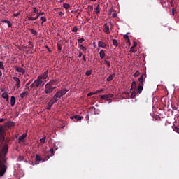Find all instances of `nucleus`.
<instances>
[{
    "mask_svg": "<svg viewBox=\"0 0 179 179\" xmlns=\"http://www.w3.org/2000/svg\"><path fill=\"white\" fill-rule=\"evenodd\" d=\"M166 3V1H161V4H162V6H164V8L166 7V6H164Z\"/></svg>",
    "mask_w": 179,
    "mask_h": 179,
    "instance_id": "5fc2aeb1",
    "label": "nucleus"
},
{
    "mask_svg": "<svg viewBox=\"0 0 179 179\" xmlns=\"http://www.w3.org/2000/svg\"><path fill=\"white\" fill-rule=\"evenodd\" d=\"M41 20L43 22H46V21H47L46 17H43V16L41 17Z\"/></svg>",
    "mask_w": 179,
    "mask_h": 179,
    "instance_id": "a18cd8bd",
    "label": "nucleus"
},
{
    "mask_svg": "<svg viewBox=\"0 0 179 179\" xmlns=\"http://www.w3.org/2000/svg\"><path fill=\"white\" fill-rule=\"evenodd\" d=\"M47 78H48V70L45 71V72H43V74L39 75L37 77L36 80H46Z\"/></svg>",
    "mask_w": 179,
    "mask_h": 179,
    "instance_id": "6e6552de",
    "label": "nucleus"
},
{
    "mask_svg": "<svg viewBox=\"0 0 179 179\" xmlns=\"http://www.w3.org/2000/svg\"><path fill=\"white\" fill-rule=\"evenodd\" d=\"M92 73V71L90 70V71H87L85 72V75L87 76H90Z\"/></svg>",
    "mask_w": 179,
    "mask_h": 179,
    "instance_id": "e433bc0d",
    "label": "nucleus"
},
{
    "mask_svg": "<svg viewBox=\"0 0 179 179\" xmlns=\"http://www.w3.org/2000/svg\"><path fill=\"white\" fill-rule=\"evenodd\" d=\"M115 76V73H113L112 75H110V76L108 77V78H106V81L108 82H110L112 81V80H113V78Z\"/></svg>",
    "mask_w": 179,
    "mask_h": 179,
    "instance_id": "aec40b11",
    "label": "nucleus"
},
{
    "mask_svg": "<svg viewBox=\"0 0 179 179\" xmlns=\"http://www.w3.org/2000/svg\"><path fill=\"white\" fill-rule=\"evenodd\" d=\"M24 159V157H20V158H18V161H22Z\"/></svg>",
    "mask_w": 179,
    "mask_h": 179,
    "instance_id": "69168bd1",
    "label": "nucleus"
},
{
    "mask_svg": "<svg viewBox=\"0 0 179 179\" xmlns=\"http://www.w3.org/2000/svg\"><path fill=\"white\" fill-rule=\"evenodd\" d=\"M103 91H104L103 89H101L100 90H98V93H101V92H103Z\"/></svg>",
    "mask_w": 179,
    "mask_h": 179,
    "instance_id": "338daca9",
    "label": "nucleus"
},
{
    "mask_svg": "<svg viewBox=\"0 0 179 179\" xmlns=\"http://www.w3.org/2000/svg\"><path fill=\"white\" fill-rule=\"evenodd\" d=\"M138 45V43L137 42H133V46L132 47H134L136 48V46Z\"/></svg>",
    "mask_w": 179,
    "mask_h": 179,
    "instance_id": "6e6d98bb",
    "label": "nucleus"
},
{
    "mask_svg": "<svg viewBox=\"0 0 179 179\" xmlns=\"http://www.w3.org/2000/svg\"><path fill=\"white\" fill-rule=\"evenodd\" d=\"M34 13H35V14H38V13H40L38 12V10H37V8H34Z\"/></svg>",
    "mask_w": 179,
    "mask_h": 179,
    "instance_id": "603ef678",
    "label": "nucleus"
},
{
    "mask_svg": "<svg viewBox=\"0 0 179 179\" xmlns=\"http://www.w3.org/2000/svg\"><path fill=\"white\" fill-rule=\"evenodd\" d=\"M94 94H96V93H89V94H87V96H91Z\"/></svg>",
    "mask_w": 179,
    "mask_h": 179,
    "instance_id": "13d9d810",
    "label": "nucleus"
},
{
    "mask_svg": "<svg viewBox=\"0 0 179 179\" xmlns=\"http://www.w3.org/2000/svg\"><path fill=\"white\" fill-rule=\"evenodd\" d=\"M28 96V92L27 91L21 93L20 95V98H22V99H24V98H25V96Z\"/></svg>",
    "mask_w": 179,
    "mask_h": 179,
    "instance_id": "4be33fe9",
    "label": "nucleus"
},
{
    "mask_svg": "<svg viewBox=\"0 0 179 179\" xmlns=\"http://www.w3.org/2000/svg\"><path fill=\"white\" fill-rule=\"evenodd\" d=\"M112 43L113 44V46H114V47H117V45H118L117 41L115 40V39H113V40L112 41Z\"/></svg>",
    "mask_w": 179,
    "mask_h": 179,
    "instance_id": "cd10ccee",
    "label": "nucleus"
},
{
    "mask_svg": "<svg viewBox=\"0 0 179 179\" xmlns=\"http://www.w3.org/2000/svg\"><path fill=\"white\" fill-rule=\"evenodd\" d=\"M32 82H33V80H31L28 81V83H27V84H26V87L29 86L30 84H31Z\"/></svg>",
    "mask_w": 179,
    "mask_h": 179,
    "instance_id": "8fccbe9b",
    "label": "nucleus"
},
{
    "mask_svg": "<svg viewBox=\"0 0 179 179\" xmlns=\"http://www.w3.org/2000/svg\"><path fill=\"white\" fill-rule=\"evenodd\" d=\"M1 98L8 99V95L6 93H3V94H1Z\"/></svg>",
    "mask_w": 179,
    "mask_h": 179,
    "instance_id": "2f4dec72",
    "label": "nucleus"
},
{
    "mask_svg": "<svg viewBox=\"0 0 179 179\" xmlns=\"http://www.w3.org/2000/svg\"><path fill=\"white\" fill-rule=\"evenodd\" d=\"M103 32L106 33V34H110V28L109 25H108L107 23L104 24L103 25Z\"/></svg>",
    "mask_w": 179,
    "mask_h": 179,
    "instance_id": "f8f14e48",
    "label": "nucleus"
},
{
    "mask_svg": "<svg viewBox=\"0 0 179 179\" xmlns=\"http://www.w3.org/2000/svg\"><path fill=\"white\" fill-rule=\"evenodd\" d=\"M85 41L84 38H79L78 39V43H83Z\"/></svg>",
    "mask_w": 179,
    "mask_h": 179,
    "instance_id": "49530a36",
    "label": "nucleus"
},
{
    "mask_svg": "<svg viewBox=\"0 0 179 179\" xmlns=\"http://www.w3.org/2000/svg\"><path fill=\"white\" fill-rule=\"evenodd\" d=\"M58 99V98L53 97L52 99H51L50 101L48 102V103L55 104L57 103V101H58V99Z\"/></svg>",
    "mask_w": 179,
    "mask_h": 179,
    "instance_id": "f3484780",
    "label": "nucleus"
},
{
    "mask_svg": "<svg viewBox=\"0 0 179 179\" xmlns=\"http://www.w3.org/2000/svg\"><path fill=\"white\" fill-rule=\"evenodd\" d=\"M13 80H14V81L16 82L17 89H20V78H18L17 77H13Z\"/></svg>",
    "mask_w": 179,
    "mask_h": 179,
    "instance_id": "ddd939ff",
    "label": "nucleus"
},
{
    "mask_svg": "<svg viewBox=\"0 0 179 179\" xmlns=\"http://www.w3.org/2000/svg\"><path fill=\"white\" fill-rule=\"evenodd\" d=\"M136 82L133 81L132 82V85L131 87V90H136Z\"/></svg>",
    "mask_w": 179,
    "mask_h": 179,
    "instance_id": "a878e982",
    "label": "nucleus"
},
{
    "mask_svg": "<svg viewBox=\"0 0 179 179\" xmlns=\"http://www.w3.org/2000/svg\"><path fill=\"white\" fill-rule=\"evenodd\" d=\"M5 134H4V126H0V145H3V146H0L1 155L3 157H6L7 152H8V145L6 143H4L5 141Z\"/></svg>",
    "mask_w": 179,
    "mask_h": 179,
    "instance_id": "f257e3e1",
    "label": "nucleus"
},
{
    "mask_svg": "<svg viewBox=\"0 0 179 179\" xmlns=\"http://www.w3.org/2000/svg\"><path fill=\"white\" fill-rule=\"evenodd\" d=\"M0 69H2V70H4V69H5V67H4V62H0Z\"/></svg>",
    "mask_w": 179,
    "mask_h": 179,
    "instance_id": "72a5a7b5",
    "label": "nucleus"
},
{
    "mask_svg": "<svg viewBox=\"0 0 179 179\" xmlns=\"http://www.w3.org/2000/svg\"><path fill=\"white\" fill-rule=\"evenodd\" d=\"M68 92V90L64 88L62 90H58L56 92V94L53 95V98L60 99L62 96H64Z\"/></svg>",
    "mask_w": 179,
    "mask_h": 179,
    "instance_id": "7ed1b4c3",
    "label": "nucleus"
},
{
    "mask_svg": "<svg viewBox=\"0 0 179 179\" xmlns=\"http://www.w3.org/2000/svg\"><path fill=\"white\" fill-rule=\"evenodd\" d=\"M62 42L59 41L58 43H57V48L59 51H62Z\"/></svg>",
    "mask_w": 179,
    "mask_h": 179,
    "instance_id": "412c9836",
    "label": "nucleus"
},
{
    "mask_svg": "<svg viewBox=\"0 0 179 179\" xmlns=\"http://www.w3.org/2000/svg\"><path fill=\"white\" fill-rule=\"evenodd\" d=\"M71 31L73 32V33H77V31H78L77 27H73V28H72Z\"/></svg>",
    "mask_w": 179,
    "mask_h": 179,
    "instance_id": "ea45409f",
    "label": "nucleus"
},
{
    "mask_svg": "<svg viewBox=\"0 0 179 179\" xmlns=\"http://www.w3.org/2000/svg\"><path fill=\"white\" fill-rule=\"evenodd\" d=\"M58 15H59V16H63L64 15V13L59 12Z\"/></svg>",
    "mask_w": 179,
    "mask_h": 179,
    "instance_id": "0e129e2a",
    "label": "nucleus"
},
{
    "mask_svg": "<svg viewBox=\"0 0 179 179\" xmlns=\"http://www.w3.org/2000/svg\"><path fill=\"white\" fill-rule=\"evenodd\" d=\"M52 105H54V103H48L47 105V108H45V109L47 110H50L51 109V106H52Z\"/></svg>",
    "mask_w": 179,
    "mask_h": 179,
    "instance_id": "f704fd0d",
    "label": "nucleus"
},
{
    "mask_svg": "<svg viewBox=\"0 0 179 179\" xmlns=\"http://www.w3.org/2000/svg\"><path fill=\"white\" fill-rule=\"evenodd\" d=\"M70 119L76 120L77 121H80L83 119V117H81L80 115H75V116L70 117Z\"/></svg>",
    "mask_w": 179,
    "mask_h": 179,
    "instance_id": "2eb2a0df",
    "label": "nucleus"
},
{
    "mask_svg": "<svg viewBox=\"0 0 179 179\" xmlns=\"http://www.w3.org/2000/svg\"><path fill=\"white\" fill-rule=\"evenodd\" d=\"M36 17H28V20L29 21H34L36 20H38L39 18V17L43 16V15H45L44 12H41L39 13H36Z\"/></svg>",
    "mask_w": 179,
    "mask_h": 179,
    "instance_id": "1a4fd4ad",
    "label": "nucleus"
},
{
    "mask_svg": "<svg viewBox=\"0 0 179 179\" xmlns=\"http://www.w3.org/2000/svg\"><path fill=\"white\" fill-rule=\"evenodd\" d=\"M45 83H43V81L42 80H38V79H36L35 81H34V83H32L31 85H30V88H37L41 85H44Z\"/></svg>",
    "mask_w": 179,
    "mask_h": 179,
    "instance_id": "20e7f679",
    "label": "nucleus"
},
{
    "mask_svg": "<svg viewBox=\"0 0 179 179\" xmlns=\"http://www.w3.org/2000/svg\"><path fill=\"white\" fill-rule=\"evenodd\" d=\"M14 126V122L9 121L8 122L6 123V127H13Z\"/></svg>",
    "mask_w": 179,
    "mask_h": 179,
    "instance_id": "b1692460",
    "label": "nucleus"
},
{
    "mask_svg": "<svg viewBox=\"0 0 179 179\" xmlns=\"http://www.w3.org/2000/svg\"><path fill=\"white\" fill-rule=\"evenodd\" d=\"M127 34H130V33L129 32H127ZM128 35H124V36H123V38L125 39V40H128V39H129V36Z\"/></svg>",
    "mask_w": 179,
    "mask_h": 179,
    "instance_id": "de8ad7c7",
    "label": "nucleus"
},
{
    "mask_svg": "<svg viewBox=\"0 0 179 179\" xmlns=\"http://www.w3.org/2000/svg\"><path fill=\"white\" fill-rule=\"evenodd\" d=\"M107 46H108L107 43H104V42H102L101 41H98V47L99 48H104V49L107 50Z\"/></svg>",
    "mask_w": 179,
    "mask_h": 179,
    "instance_id": "9b49d317",
    "label": "nucleus"
},
{
    "mask_svg": "<svg viewBox=\"0 0 179 179\" xmlns=\"http://www.w3.org/2000/svg\"><path fill=\"white\" fill-rule=\"evenodd\" d=\"M7 24V25H8V27L9 28H11L12 27V23L11 22H10V23H6Z\"/></svg>",
    "mask_w": 179,
    "mask_h": 179,
    "instance_id": "680f3d73",
    "label": "nucleus"
},
{
    "mask_svg": "<svg viewBox=\"0 0 179 179\" xmlns=\"http://www.w3.org/2000/svg\"><path fill=\"white\" fill-rule=\"evenodd\" d=\"M104 63L106 64V66H108V68L111 67L110 61H108L107 59L104 60Z\"/></svg>",
    "mask_w": 179,
    "mask_h": 179,
    "instance_id": "c756f323",
    "label": "nucleus"
},
{
    "mask_svg": "<svg viewBox=\"0 0 179 179\" xmlns=\"http://www.w3.org/2000/svg\"><path fill=\"white\" fill-rule=\"evenodd\" d=\"M173 130L175 132L179 134V127L175 126L174 127H173Z\"/></svg>",
    "mask_w": 179,
    "mask_h": 179,
    "instance_id": "7c9ffc66",
    "label": "nucleus"
},
{
    "mask_svg": "<svg viewBox=\"0 0 179 179\" xmlns=\"http://www.w3.org/2000/svg\"><path fill=\"white\" fill-rule=\"evenodd\" d=\"M6 166L0 161V177L4 176L5 173H6Z\"/></svg>",
    "mask_w": 179,
    "mask_h": 179,
    "instance_id": "423d86ee",
    "label": "nucleus"
},
{
    "mask_svg": "<svg viewBox=\"0 0 179 179\" xmlns=\"http://www.w3.org/2000/svg\"><path fill=\"white\" fill-rule=\"evenodd\" d=\"M177 12H176V9L173 8L172 9V15L173 16H176Z\"/></svg>",
    "mask_w": 179,
    "mask_h": 179,
    "instance_id": "4c0bfd02",
    "label": "nucleus"
},
{
    "mask_svg": "<svg viewBox=\"0 0 179 179\" xmlns=\"http://www.w3.org/2000/svg\"><path fill=\"white\" fill-rule=\"evenodd\" d=\"M138 76H140V71H136L134 75V76L135 78L138 77Z\"/></svg>",
    "mask_w": 179,
    "mask_h": 179,
    "instance_id": "79ce46f5",
    "label": "nucleus"
},
{
    "mask_svg": "<svg viewBox=\"0 0 179 179\" xmlns=\"http://www.w3.org/2000/svg\"><path fill=\"white\" fill-rule=\"evenodd\" d=\"M91 110H93V112H94V114H96V108H94V107H91L90 108Z\"/></svg>",
    "mask_w": 179,
    "mask_h": 179,
    "instance_id": "09e8293b",
    "label": "nucleus"
},
{
    "mask_svg": "<svg viewBox=\"0 0 179 179\" xmlns=\"http://www.w3.org/2000/svg\"><path fill=\"white\" fill-rule=\"evenodd\" d=\"M49 152H50L51 155H48L47 159H48L49 158H50V157L54 156V153H55L54 148H50V150H49Z\"/></svg>",
    "mask_w": 179,
    "mask_h": 179,
    "instance_id": "5701e85b",
    "label": "nucleus"
},
{
    "mask_svg": "<svg viewBox=\"0 0 179 179\" xmlns=\"http://www.w3.org/2000/svg\"><path fill=\"white\" fill-rule=\"evenodd\" d=\"M83 56H85V55H83V53H82L81 52H79V55H78V57L79 58H81V57H83Z\"/></svg>",
    "mask_w": 179,
    "mask_h": 179,
    "instance_id": "4d7b16f0",
    "label": "nucleus"
},
{
    "mask_svg": "<svg viewBox=\"0 0 179 179\" xmlns=\"http://www.w3.org/2000/svg\"><path fill=\"white\" fill-rule=\"evenodd\" d=\"M43 159H41V156L38 155H36V162H41Z\"/></svg>",
    "mask_w": 179,
    "mask_h": 179,
    "instance_id": "c85d7f7f",
    "label": "nucleus"
},
{
    "mask_svg": "<svg viewBox=\"0 0 179 179\" xmlns=\"http://www.w3.org/2000/svg\"><path fill=\"white\" fill-rule=\"evenodd\" d=\"M125 41H127V43H129V45L131 44L130 38L125 39Z\"/></svg>",
    "mask_w": 179,
    "mask_h": 179,
    "instance_id": "bf43d9fd",
    "label": "nucleus"
},
{
    "mask_svg": "<svg viewBox=\"0 0 179 179\" xmlns=\"http://www.w3.org/2000/svg\"><path fill=\"white\" fill-rule=\"evenodd\" d=\"M15 103H16V99L15 98L14 96H11V98H10V105H11V106H14Z\"/></svg>",
    "mask_w": 179,
    "mask_h": 179,
    "instance_id": "dca6fc26",
    "label": "nucleus"
},
{
    "mask_svg": "<svg viewBox=\"0 0 179 179\" xmlns=\"http://www.w3.org/2000/svg\"><path fill=\"white\" fill-rule=\"evenodd\" d=\"M64 8L66 10H69L70 8V5L69 3H64Z\"/></svg>",
    "mask_w": 179,
    "mask_h": 179,
    "instance_id": "473e14b6",
    "label": "nucleus"
},
{
    "mask_svg": "<svg viewBox=\"0 0 179 179\" xmlns=\"http://www.w3.org/2000/svg\"><path fill=\"white\" fill-rule=\"evenodd\" d=\"M136 91H133L132 94H131V99H134L136 97Z\"/></svg>",
    "mask_w": 179,
    "mask_h": 179,
    "instance_id": "c9c22d12",
    "label": "nucleus"
},
{
    "mask_svg": "<svg viewBox=\"0 0 179 179\" xmlns=\"http://www.w3.org/2000/svg\"><path fill=\"white\" fill-rule=\"evenodd\" d=\"M112 17H113V18L117 17V13H112Z\"/></svg>",
    "mask_w": 179,
    "mask_h": 179,
    "instance_id": "052dcab7",
    "label": "nucleus"
},
{
    "mask_svg": "<svg viewBox=\"0 0 179 179\" xmlns=\"http://www.w3.org/2000/svg\"><path fill=\"white\" fill-rule=\"evenodd\" d=\"M33 48H34L33 44H30V45H29V48H30V49H33Z\"/></svg>",
    "mask_w": 179,
    "mask_h": 179,
    "instance_id": "774afa93",
    "label": "nucleus"
},
{
    "mask_svg": "<svg viewBox=\"0 0 179 179\" xmlns=\"http://www.w3.org/2000/svg\"><path fill=\"white\" fill-rule=\"evenodd\" d=\"M20 11H18V12H17V13H14L13 15V16H14V17H18V16H20Z\"/></svg>",
    "mask_w": 179,
    "mask_h": 179,
    "instance_id": "37998d69",
    "label": "nucleus"
},
{
    "mask_svg": "<svg viewBox=\"0 0 179 179\" xmlns=\"http://www.w3.org/2000/svg\"><path fill=\"white\" fill-rule=\"evenodd\" d=\"M27 137V134H22V136H20V138H18V141H22L23 140H24Z\"/></svg>",
    "mask_w": 179,
    "mask_h": 179,
    "instance_id": "6ab92c4d",
    "label": "nucleus"
},
{
    "mask_svg": "<svg viewBox=\"0 0 179 179\" xmlns=\"http://www.w3.org/2000/svg\"><path fill=\"white\" fill-rule=\"evenodd\" d=\"M30 33H31V34H34L35 36H37L38 34V33L35 30V29H29Z\"/></svg>",
    "mask_w": 179,
    "mask_h": 179,
    "instance_id": "bb28decb",
    "label": "nucleus"
},
{
    "mask_svg": "<svg viewBox=\"0 0 179 179\" xmlns=\"http://www.w3.org/2000/svg\"><path fill=\"white\" fill-rule=\"evenodd\" d=\"M135 48L136 47H134V46L131 47L130 52H135V50H134Z\"/></svg>",
    "mask_w": 179,
    "mask_h": 179,
    "instance_id": "864d4df0",
    "label": "nucleus"
},
{
    "mask_svg": "<svg viewBox=\"0 0 179 179\" xmlns=\"http://www.w3.org/2000/svg\"><path fill=\"white\" fill-rule=\"evenodd\" d=\"M99 55H100L101 59H103L104 57H106V54L104 53V50H101L100 52L99 53Z\"/></svg>",
    "mask_w": 179,
    "mask_h": 179,
    "instance_id": "a211bd4d",
    "label": "nucleus"
},
{
    "mask_svg": "<svg viewBox=\"0 0 179 179\" xmlns=\"http://www.w3.org/2000/svg\"><path fill=\"white\" fill-rule=\"evenodd\" d=\"M15 71H16V72H18L20 73H22V74L25 73V69H22V67H16L15 69Z\"/></svg>",
    "mask_w": 179,
    "mask_h": 179,
    "instance_id": "4468645a",
    "label": "nucleus"
},
{
    "mask_svg": "<svg viewBox=\"0 0 179 179\" xmlns=\"http://www.w3.org/2000/svg\"><path fill=\"white\" fill-rule=\"evenodd\" d=\"M95 13H96L97 15L100 13V7L99 5L96 6V11H95Z\"/></svg>",
    "mask_w": 179,
    "mask_h": 179,
    "instance_id": "58836bf2",
    "label": "nucleus"
},
{
    "mask_svg": "<svg viewBox=\"0 0 179 179\" xmlns=\"http://www.w3.org/2000/svg\"><path fill=\"white\" fill-rule=\"evenodd\" d=\"M112 98H113V94H108L106 95H101L100 99L105 100L106 101H109L112 100Z\"/></svg>",
    "mask_w": 179,
    "mask_h": 179,
    "instance_id": "0eeeda50",
    "label": "nucleus"
},
{
    "mask_svg": "<svg viewBox=\"0 0 179 179\" xmlns=\"http://www.w3.org/2000/svg\"><path fill=\"white\" fill-rule=\"evenodd\" d=\"M169 3L171 4V6H172V8L175 7L174 0H171V1H169Z\"/></svg>",
    "mask_w": 179,
    "mask_h": 179,
    "instance_id": "c03bdc74",
    "label": "nucleus"
},
{
    "mask_svg": "<svg viewBox=\"0 0 179 179\" xmlns=\"http://www.w3.org/2000/svg\"><path fill=\"white\" fill-rule=\"evenodd\" d=\"M145 78H146V73L143 72L140 78H138V83H140V85L137 87V94H141L143 90V85H144L143 83Z\"/></svg>",
    "mask_w": 179,
    "mask_h": 179,
    "instance_id": "f03ea898",
    "label": "nucleus"
},
{
    "mask_svg": "<svg viewBox=\"0 0 179 179\" xmlns=\"http://www.w3.org/2000/svg\"><path fill=\"white\" fill-rule=\"evenodd\" d=\"M1 22L8 24V23H10V22H9V21L7 20H1Z\"/></svg>",
    "mask_w": 179,
    "mask_h": 179,
    "instance_id": "3c124183",
    "label": "nucleus"
},
{
    "mask_svg": "<svg viewBox=\"0 0 179 179\" xmlns=\"http://www.w3.org/2000/svg\"><path fill=\"white\" fill-rule=\"evenodd\" d=\"M56 86H46L45 85V94H50L54 92L55 90H56Z\"/></svg>",
    "mask_w": 179,
    "mask_h": 179,
    "instance_id": "39448f33",
    "label": "nucleus"
},
{
    "mask_svg": "<svg viewBox=\"0 0 179 179\" xmlns=\"http://www.w3.org/2000/svg\"><path fill=\"white\" fill-rule=\"evenodd\" d=\"M57 85V80L53 79L51 80L50 81L48 82L47 84L45 85V86H49V87H54Z\"/></svg>",
    "mask_w": 179,
    "mask_h": 179,
    "instance_id": "9d476101",
    "label": "nucleus"
},
{
    "mask_svg": "<svg viewBox=\"0 0 179 179\" xmlns=\"http://www.w3.org/2000/svg\"><path fill=\"white\" fill-rule=\"evenodd\" d=\"M40 141H41V143L44 144L45 142L46 141V137H43V138H41L40 140Z\"/></svg>",
    "mask_w": 179,
    "mask_h": 179,
    "instance_id": "a19ab883",
    "label": "nucleus"
},
{
    "mask_svg": "<svg viewBox=\"0 0 179 179\" xmlns=\"http://www.w3.org/2000/svg\"><path fill=\"white\" fill-rule=\"evenodd\" d=\"M83 62H86L87 61L86 57L85 55H83Z\"/></svg>",
    "mask_w": 179,
    "mask_h": 179,
    "instance_id": "e2e57ef3",
    "label": "nucleus"
},
{
    "mask_svg": "<svg viewBox=\"0 0 179 179\" xmlns=\"http://www.w3.org/2000/svg\"><path fill=\"white\" fill-rule=\"evenodd\" d=\"M78 47L83 52H86L87 51V48L83 46V45H79Z\"/></svg>",
    "mask_w": 179,
    "mask_h": 179,
    "instance_id": "393cba45",
    "label": "nucleus"
}]
</instances>
